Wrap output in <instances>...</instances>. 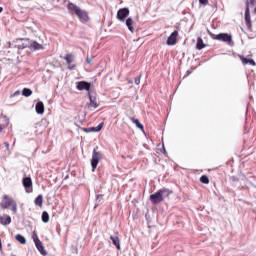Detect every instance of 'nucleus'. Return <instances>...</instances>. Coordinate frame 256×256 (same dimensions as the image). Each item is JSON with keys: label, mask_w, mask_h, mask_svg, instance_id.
I'll return each mask as SVG.
<instances>
[{"label": "nucleus", "mask_w": 256, "mask_h": 256, "mask_svg": "<svg viewBox=\"0 0 256 256\" xmlns=\"http://www.w3.org/2000/svg\"><path fill=\"white\" fill-rule=\"evenodd\" d=\"M4 146L6 148V151H9V142H4Z\"/></svg>", "instance_id": "32"}, {"label": "nucleus", "mask_w": 256, "mask_h": 256, "mask_svg": "<svg viewBox=\"0 0 256 256\" xmlns=\"http://www.w3.org/2000/svg\"><path fill=\"white\" fill-rule=\"evenodd\" d=\"M135 22H133V19L128 18L126 19V26L128 27L129 31H131V33H133V31H135V28H133Z\"/></svg>", "instance_id": "21"}, {"label": "nucleus", "mask_w": 256, "mask_h": 256, "mask_svg": "<svg viewBox=\"0 0 256 256\" xmlns=\"http://www.w3.org/2000/svg\"><path fill=\"white\" fill-rule=\"evenodd\" d=\"M22 183L26 193H33V180H31V177L23 178Z\"/></svg>", "instance_id": "6"}, {"label": "nucleus", "mask_w": 256, "mask_h": 256, "mask_svg": "<svg viewBox=\"0 0 256 256\" xmlns=\"http://www.w3.org/2000/svg\"><path fill=\"white\" fill-rule=\"evenodd\" d=\"M64 60L66 61L67 65H68V69L70 71H73V69H75V65H71V63H73V61H75V56L73 54H66V56L64 57Z\"/></svg>", "instance_id": "10"}, {"label": "nucleus", "mask_w": 256, "mask_h": 256, "mask_svg": "<svg viewBox=\"0 0 256 256\" xmlns=\"http://www.w3.org/2000/svg\"><path fill=\"white\" fill-rule=\"evenodd\" d=\"M34 203L37 207H43V195H38L35 200H34Z\"/></svg>", "instance_id": "19"}, {"label": "nucleus", "mask_w": 256, "mask_h": 256, "mask_svg": "<svg viewBox=\"0 0 256 256\" xmlns=\"http://www.w3.org/2000/svg\"><path fill=\"white\" fill-rule=\"evenodd\" d=\"M76 88L78 89V91H91V83L87 81H80L77 82Z\"/></svg>", "instance_id": "8"}, {"label": "nucleus", "mask_w": 256, "mask_h": 256, "mask_svg": "<svg viewBox=\"0 0 256 256\" xmlns=\"http://www.w3.org/2000/svg\"><path fill=\"white\" fill-rule=\"evenodd\" d=\"M84 131H85V133H91V132H93V130H91V127H90V128H84Z\"/></svg>", "instance_id": "31"}, {"label": "nucleus", "mask_w": 256, "mask_h": 256, "mask_svg": "<svg viewBox=\"0 0 256 256\" xmlns=\"http://www.w3.org/2000/svg\"><path fill=\"white\" fill-rule=\"evenodd\" d=\"M171 193H173V191H170L167 188L160 189L156 193L150 195V201L153 205H159V203H163V201H165V197H169Z\"/></svg>", "instance_id": "2"}, {"label": "nucleus", "mask_w": 256, "mask_h": 256, "mask_svg": "<svg viewBox=\"0 0 256 256\" xmlns=\"http://www.w3.org/2000/svg\"><path fill=\"white\" fill-rule=\"evenodd\" d=\"M86 63H88V65L91 64V58H87Z\"/></svg>", "instance_id": "35"}, {"label": "nucleus", "mask_w": 256, "mask_h": 256, "mask_svg": "<svg viewBox=\"0 0 256 256\" xmlns=\"http://www.w3.org/2000/svg\"><path fill=\"white\" fill-rule=\"evenodd\" d=\"M134 83L135 85H139V83H141V76H138L134 79Z\"/></svg>", "instance_id": "29"}, {"label": "nucleus", "mask_w": 256, "mask_h": 256, "mask_svg": "<svg viewBox=\"0 0 256 256\" xmlns=\"http://www.w3.org/2000/svg\"><path fill=\"white\" fill-rule=\"evenodd\" d=\"M179 37V31L175 30L170 34V36L167 39V45L173 46L177 45V38Z\"/></svg>", "instance_id": "7"}, {"label": "nucleus", "mask_w": 256, "mask_h": 256, "mask_svg": "<svg viewBox=\"0 0 256 256\" xmlns=\"http://www.w3.org/2000/svg\"><path fill=\"white\" fill-rule=\"evenodd\" d=\"M89 98V105L88 107H93V109H97V107H99V103L97 102V98L91 96V94L88 95Z\"/></svg>", "instance_id": "14"}, {"label": "nucleus", "mask_w": 256, "mask_h": 256, "mask_svg": "<svg viewBox=\"0 0 256 256\" xmlns=\"http://www.w3.org/2000/svg\"><path fill=\"white\" fill-rule=\"evenodd\" d=\"M132 122H134L136 124V127L138 129H141L143 131V124H141V122H139V119H135V118H130Z\"/></svg>", "instance_id": "25"}, {"label": "nucleus", "mask_w": 256, "mask_h": 256, "mask_svg": "<svg viewBox=\"0 0 256 256\" xmlns=\"http://www.w3.org/2000/svg\"><path fill=\"white\" fill-rule=\"evenodd\" d=\"M42 221L43 223H49V213L47 211L42 212Z\"/></svg>", "instance_id": "26"}, {"label": "nucleus", "mask_w": 256, "mask_h": 256, "mask_svg": "<svg viewBox=\"0 0 256 256\" xmlns=\"http://www.w3.org/2000/svg\"><path fill=\"white\" fill-rule=\"evenodd\" d=\"M11 216L4 214V215H0V225H11Z\"/></svg>", "instance_id": "11"}, {"label": "nucleus", "mask_w": 256, "mask_h": 256, "mask_svg": "<svg viewBox=\"0 0 256 256\" xmlns=\"http://www.w3.org/2000/svg\"><path fill=\"white\" fill-rule=\"evenodd\" d=\"M1 209H9L11 207L12 212L17 213V202L11 196L4 194L2 201L0 202Z\"/></svg>", "instance_id": "3"}, {"label": "nucleus", "mask_w": 256, "mask_h": 256, "mask_svg": "<svg viewBox=\"0 0 256 256\" xmlns=\"http://www.w3.org/2000/svg\"><path fill=\"white\" fill-rule=\"evenodd\" d=\"M22 95L23 97H31V95H33V90L29 88H24L22 90Z\"/></svg>", "instance_id": "23"}, {"label": "nucleus", "mask_w": 256, "mask_h": 256, "mask_svg": "<svg viewBox=\"0 0 256 256\" xmlns=\"http://www.w3.org/2000/svg\"><path fill=\"white\" fill-rule=\"evenodd\" d=\"M200 182L203 183L204 185H209V177H207V175H202L200 177Z\"/></svg>", "instance_id": "27"}, {"label": "nucleus", "mask_w": 256, "mask_h": 256, "mask_svg": "<svg viewBox=\"0 0 256 256\" xmlns=\"http://www.w3.org/2000/svg\"><path fill=\"white\" fill-rule=\"evenodd\" d=\"M191 73H192V71H191V70H188V71L186 72V77H189V75H191Z\"/></svg>", "instance_id": "34"}, {"label": "nucleus", "mask_w": 256, "mask_h": 256, "mask_svg": "<svg viewBox=\"0 0 256 256\" xmlns=\"http://www.w3.org/2000/svg\"><path fill=\"white\" fill-rule=\"evenodd\" d=\"M103 125H104V123L102 122L96 127H91L90 131H93L94 133H99V131H101L103 129Z\"/></svg>", "instance_id": "24"}, {"label": "nucleus", "mask_w": 256, "mask_h": 256, "mask_svg": "<svg viewBox=\"0 0 256 256\" xmlns=\"http://www.w3.org/2000/svg\"><path fill=\"white\" fill-rule=\"evenodd\" d=\"M245 23H246L248 29H251V13L249 10V6H247V8L245 10Z\"/></svg>", "instance_id": "13"}, {"label": "nucleus", "mask_w": 256, "mask_h": 256, "mask_svg": "<svg viewBox=\"0 0 256 256\" xmlns=\"http://www.w3.org/2000/svg\"><path fill=\"white\" fill-rule=\"evenodd\" d=\"M239 59L243 63V65H251L252 67H255L256 63L253 59L251 58H245L243 55H239Z\"/></svg>", "instance_id": "12"}, {"label": "nucleus", "mask_w": 256, "mask_h": 256, "mask_svg": "<svg viewBox=\"0 0 256 256\" xmlns=\"http://www.w3.org/2000/svg\"><path fill=\"white\" fill-rule=\"evenodd\" d=\"M3 131V125L0 124V133Z\"/></svg>", "instance_id": "36"}, {"label": "nucleus", "mask_w": 256, "mask_h": 256, "mask_svg": "<svg viewBox=\"0 0 256 256\" xmlns=\"http://www.w3.org/2000/svg\"><path fill=\"white\" fill-rule=\"evenodd\" d=\"M103 157V154L101 152H97L96 149L93 150L92 159H91V166L92 171L95 172V169H97V165H99V160Z\"/></svg>", "instance_id": "5"}, {"label": "nucleus", "mask_w": 256, "mask_h": 256, "mask_svg": "<svg viewBox=\"0 0 256 256\" xmlns=\"http://www.w3.org/2000/svg\"><path fill=\"white\" fill-rule=\"evenodd\" d=\"M30 49L32 51H39L40 49H43V45L37 43V42H32L31 45H30Z\"/></svg>", "instance_id": "18"}, {"label": "nucleus", "mask_w": 256, "mask_h": 256, "mask_svg": "<svg viewBox=\"0 0 256 256\" xmlns=\"http://www.w3.org/2000/svg\"><path fill=\"white\" fill-rule=\"evenodd\" d=\"M199 3L201 5H207V3H209V0H199Z\"/></svg>", "instance_id": "30"}, {"label": "nucleus", "mask_w": 256, "mask_h": 256, "mask_svg": "<svg viewBox=\"0 0 256 256\" xmlns=\"http://www.w3.org/2000/svg\"><path fill=\"white\" fill-rule=\"evenodd\" d=\"M126 17H129V8H121L117 12V19L119 21H125Z\"/></svg>", "instance_id": "9"}, {"label": "nucleus", "mask_w": 256, "mask_h": 256, "mask_svg": "<svg viewBox=\"0 0 256 256\" xmlns=\"http://www.w3.org/2000/svg\"><path fill=\"white\" fill-rule=\"evenodd\" d=\"M36 113H38V115H43L45 113V104H43V102H38L36 104Z\"/></svg>", "instance_id": "15"}, {"label": "nucleus", "mask_w": 256, "mask_h": 256, "mask_svg": "<svg viewBox=\"0 0 256 256\" xmlns=\"http://www.w3.org/2000/svg\"><path fill=\"white\" fill-rule=\"evenodd\" d=\"M36 249L39 251L41 255H47V251L45 250V246H43V242H36Z\"/></svg>", "instance_id": "16"}, {"label": "nucleus", "mask_w": 256, "mask_h": 256, "mask_svg": "<svg viewBox=\"0 0 256 256\" xmlns=\"http://www.w3.org/2000/svg\"><path fill=\"white\" fill-rule=\"evenodd\" d=\"M0 13H3V7H0Z\"/></svg>", "instance_id": "37"}, {"label": "nucleus", "mask_w": 256, "mask_h": 256, "mask_svg": "<svg viewBox=\"0 0 256 256\" xmlns=\"http://www.w3.org/2000/svg\"><path fill=\"white\" fill-rule=\"evenodd\" d=\"M32 239L34 241V243L40 242L41 240L39 239V236L37 235V233H33L32 235Z\"/></svg>", "instance_id": "28"}, {"label": "nucleus", "mask_w": 256, "mask_h": 256, "mask_svg": "<svg viewBox=\"0 0 256 256\" xmlns=\"http://www.w3.org/2000/svg\"><path fill=\"white\" fill-rule=\"evenodd\" d=\"M68 11L71 15H77L81 23H87L89 21V13L73 2L68 3Z\"/></svg>", "instance_id": "1"}, {"label": "nucleus", "mask_w": 256, "mask_h": 256, "mask_svg": "<svg viewBox=\"0 0 256 256\" xmlns=\"http://www.w3.org/2000/svg\"><path fill=\"white\" fill-rule=\"evenodd\" d=\"M256 0H249L248 5H255Z\"/></svg>", "instance_id": "33"}, {"label": "nucleus", "mask_w": 256, "mask_h": 256, "mask_svg": "<svg viewBox=\"0 0 256 256\" xmlns=\"http://www.w3.org/2000/svg\"><path fill=\"white\" fill-rule=\"evenodd\" d=\"M206 45L205 43L203 42V38L199 37L197 39V44H196V48L201 51V49H205Z\"/></svg>", "instance_id": "20"}, {"label": "nucleus", "mask_w": 256, "mask_h": 256, "mask_svg": "<svg viewBox=\"0 0 256 256\" xmlns=\"http://www.w3.org/2000/svg\"><path fill=\"white\" fill-rule=\"evenodd\" d=\"M15 239L16 241H18V243H21V245H25L27 243V239H25L24 236L21 234H17L15 236Z\"/></svg>", "instance_id": "22"}, {"label": "nucleus", "mask_w": 256, "mask_h": 256, "mask_svg": "<svg viewBox=\"0 0 256 256\" xmlns=\"http://www.w3.org/2000/svg\"><path fill=\"white\" fill-rule=\"evenodd\" d=\"M110 239L113 245H115V247L118 249V251H121V242L119 238L117 236H110Z\"/></svg>", "instance_id": "17"}, {"label": "nucleus", "mask_w": 256, "mask_h": 256, "mask_svg": "<svg viewBox=\"0 0 256 256\" xmlns=\"http://www.w3.org/2000/svg\"><path fill=\"white\" fill-rule=\"evenodd\" d=\"M211 37L215 41H223L224 43H231L233 41V37L227 33L212 34Z\"/></svg>", "instance_id": "4"}, {"label": "nucleus", "mask_w": 256, "mask_h": 256, "mask_svg": "<svg viewBox=\"0 0 256 256\" xmlns=\"http://www.w3.org/2000/svg\"><path fill=\"white\" fill-rule=\"evenodd\" d=\"M11 256H15V255H11Z\"/></svg>", "instance_id": "38"}]
</instances>
